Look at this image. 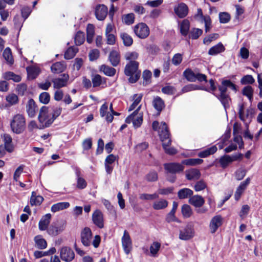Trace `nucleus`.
<instances>
[{
	"mask_svg": "<svg viewBox=\"0 0 262 262\" xmlns=\"http://www.w3.org/2000/svg\"><path fill=\"white\" fill-rule=\"evenodd\" d=\"M152 73L149 70H145L143 73V84L144 85H147L150 82V80L151 77Z\"/></svg>",
	"mask_w": 262,
	"mask_h": 262,
	"instance_id": "obj_55",
	"label": "nucleus"
},
{
	"mask_svg": "<svg viewBox=\"0 0 262 262\" xmlns=\"http://www.w3.org/2000/svg\"><path fill=\"white\" fill-rule=\"evenodd\" d=\"M189 203L196 208L202 207L205 203L204 198L199 195H193L189 198Z\"/></svg>",
	"mask_w": 262,
	"mask_h": 262,
	"instance_id": "obj_21",
	"label": "nucleus"
},
{
	"mask_svg": "<svg viewBox=\"0 0 262 262\" xmlns=\"http://www.w3.org/2000/svg\"><path fill=\"white\" fill-rule=\"evenodd\" d=\"M161 247L160 243L155 242L152 243V244L150 247V252L151 254V255L152 257H157V253L158 251H159V249Z\"/></svg>",
	"mask_w": 262,
	"mask_h": 262,
	"instance_id": "obj_46",
	"label": "nucleus"
},
{
	"mask_svg": "<svg viewBox=\"0 0 262 262\" xmlns=\"http://www.w3.org/2000/svg\"><path fill=\"white\" fill-rule=\"evenodd\" d=\"M54 120L55 119L52 117L50 118L48 117L45 122L40 123L39 128L43 129L49 127L53 123Z\"/></svg>",
	"mask_w": 262,
	"mask_h": 262,
	"instance_id": "obj_63",
	"label": "nucleus"
},
{
	"mask_svg": "<svg viewBox=\"0 0 262 262\" xmlns=\"http://www.w3.org/2000/svg\"><path fill=\"white\" fill-rule=\"evenodd\" d=\"M108 13L107 8L104 5L97 6L95 9V15L99 20H104Z\"/></svg>",
	"mask_w": 262,
	"mask_h": 262,
	"instance_id": "obj_17",
	"label": "nucleus"
},
{
	"mask_svg": "<svg viewBox=\"0 0 262 262\" xmlns=\"http://www.w3.org/2000/svg\"><path fill=\"white\" fill-rule=\"evenodd\" d=\"M145 178L148 182H155L158 178V173L156 171L151 170L146 175Z\"/></svg>",
	"mask_w": 262,
	"mask_h": 262,
	"instance_id": "obj_53",
	"label": "nucleus"
},
{
	"mask_svg": "<svg viewBox=\"0 0 262 262\" xmlns=\"http://www.w3.org/2000/svg\"><path fill=\"white\" fill-rule=\"evenodd\" d=\"M120 36L123 41V45L125 46L130 47L133 45V39L132 36L127 33H121Z\"/></svg>",
	"mask_w": 262,
	"mask_h": 262,
	"instance_id": "obj_32",
	"label": "nucleus"
},
{
	"mask_svg": "<svg viewBox=\"0 0 262 262\" xmlns=\"http://www.w3.org/2000/svg\"><path fill=\"white\" fill-rule=\"evenodd\" d=\"M193 192L190 189L187 188H184L180 189L178 192V196L181 199H185L188 198H190L192 196Z\"/></svg>",
	"mask_w": 262,
	"mask_h": 262,
	"instance_id": "obj_29",
	"label": "nucleus"
},
{
	"mask_svg": "<svg viewBox=\"0 0 262 262\" xmlns=\"http://www.w3.org/2000/svg\"><path fill=\"white\" fill-rule=\"evenodd\" d=\"M92 235L91 229L89 227H85L81 232V242L82 245L85 247H89L92 244L95 248H97L99 246L101 237L99 235H96L92 242Z\"/></svg>",
	"mask_w": 262,
	"mask_h": 262,
	"instance_id": "obj_2",
	"label": "nucleus"
},
{
	"mask_svg": "<svg viewBox=\"0 0 262 262\" xmlns=\"http://www.w3.org/2000/svg\"><path fill=\"white\" fill-rule=\"evenodd\" d=\"M43 200L44 199L42 196L40 195H37V196L34 198L33 200V199H30V204L31 206L39 205L43 202Z\"/></svg>",
	"mask_w": 262,
	"mask_h": 262,
	"instance_id": "obj_62",
	"label": "nucleus"
},
{
	"mask_svg": "<svg viewBox=\"0 0 262 262\" xmlns=\"http://www.w3.org/2000/svg\"><path fill=\"white\" fill-rule=\"evenodd\" d=\"M26 107L29 116L30 117H34L37 108L35 101L32 99L29 100Z\"/></svg>",
	"mask_w": 262,
	"mask_h": 262,
	"instance_id": "obj_25",
	"label": "nucleus"
},
{
	"mask_svg": "<svg viewBox=\"0 0 262 262\" xmlns=\"http://www.w3.org/2000/svg\"><path fill=\"white\" fill-rule=\"evenodd\" d=\"M93 223L98 228L101 229L104 227V219L102 212L99 210H96L92 214Z\"/></svg>",
	"mask_w": 262,
	"mask_h": 262,
	"instance_id": "obj_13",
	"label": "nucleus"
},
{
	"mask_svg": "<svg viewBox=\"0 0 262 262\" xmlns=\"http://www.w3.org/2000/svg\"><path fill=\"white\" fill-rule=\"evenodd\" d=\"M159 136L162 142V146L165 152L168 155H173L177 152V150L174 147H169L171 144V139H170V134L168 130L167 125L163 123L160 127L159 131Z\"/></svg>",
	"mask_w": 262,
	"mask_h": 262,
	"instance_id": "obj_1",
	"label": "nucleus"
},
{
	"mask_svg": "<svg viewBox=\"0 0 262 262\" xmlns=\"http://www.w3.org/2000/svg\"><path fill=\"white\" fill-rule=\"evenodd\" d=\"M228 86L224 83V80L222 82V84L218 86L219 90L220 92L219 95H217L213 93L214 95L221 102L225 110L229 107V103L231 99L228 94H227Z\"/></svg>",
	"mask_w": 262,
	"mask_h": 262,
	"instance_id": "obj_5",
	"label": "nucleus"
},
{
	"mask_svg": "<svg viewBox=\"0 0 262 262\" xmlns=\"http://www.w3.org/2000/svg\"><path fill=\"white\" fill-rule=\"evenodd\" d=\"M51 216L52 215L50 213H47L41 217L38 223V228L40 230L45 231L47 230L50 223Z\"/></svg>",
	"mask_w": 262,
	"mask_h": 262,
	"instance_id": "obj_20",
	"label": "nucleus"
},
{
	"mask_svg": "<svg viewBox=\"0 0 262 262\" xmlns=\"http://www.w3.org/2000/svg\"><path fill=\"white\" fill-rule=\"evenodd\" d=\"M159 198V194L157 193L153 194L142 193L140 194L139 198L142 200H153Z\"/></svg>",
	"mask_w": 262,
	"mask_h": 262,
	"instance_id": "obj_48",
	"label": "nucleus"
},
{
	"mask_svg": "<svg viewBox=\"0 0 262 262\" xmlns=\"http://www.w3.org/2000/svg\"><path fill=\"white\" fill-rule=\"evenodd\" d=\"M99 70L107 76H113L115 75L116 70L115 68L103 64L100 67Z\"/></svg>",
	"mask_w": 262,
	"mask_h": 262,
	"instance_id": "obj_31",
	"label": "nucleus"
},
{
	"mask_svg": "<svg viewBox=\"0 0 262 262\" xmlns=\"http://www.w3.org/2000/svg\"><path fill=\"white\" fill-rule=\"evenodd\" d=\"M250 180V178H247L244 181L241 182L240 185L238 186L234 194L235 199L236 201L239 199L242 194L249 184Z\"/></svg>",
	"mask_w": 262,
	"mask_h": 262,
	"instance_id": "obj_18",
	"label": "nucleus"
},
{
	"mask_svg": "<svg viewBox=\"0 0 262 262\" xmlns=\"http://www.w3.org/2000/svg\"><path fill=\"white\" fill-rule=\"evenodd\" d=\"M152 105L158 114H160L165 107L164 102L159 96L154 97L152 101Z\"/></svg>",
	"mask_w": 262,
	"mask_h": 262,
	"instance_id": "obj_24",
	"label": "nucleus"
},
{
	"mask_svg": "<svg viewBox=\"0 0 262 262\" xmlns=\"http://www.w3.org/2000/svg\"><path fill=\"white\" fill-rule=\"evenodd\" d=\"M48 107L46 106H43L41 107L38 115V120L40 123L45 122L48 117Z\"/></svg>",
	"mask_w": 262,
	"mask_h": 262,
	"instance_id": "obj_37",
	"label": "nucleus"
},
{
	"mask_svg": "<svg viewBox=\"0 0 262 262\" xmlns=\"http://www.w3.org/2000/svg\"><path fill=\"white\" fill-rule=\"evenodd\" d=\"M206 187V183L204 180H201L195 183L194 189L196 191H200L205 189Z\"/></svg>",
	"mask_w": 262,
	"mask_h": 262,
	"instance_id": "obj_59",
	"label": "nucleus"
},
{
	"mask_svg": "<svg viewBox=\"0 0 262 262\" xmlns=\"http://www.w3.org/2000/svg\"><path fill=\"white\" fill-rule=\"evenodd\" d=\"M203 160L201 159H189L182 161V164L186 165H195L201 164Z\"/></svg>",
	"mask_w": 262,
	"mask_h": 262,
	"instance_id": "obj_50",
	"label": "nucleus"
},
{
	"mask_svg": "<svg viewBox=\"0 0 262 262\" xmlns=\"http://www.w3.org/2000/svg\"><path fill=\"white\" fill-rule=\"evenodd\" d=\"M220 164L223 168H226L229 164L232 163L231 157L229 155H225L221 157L219 160Z\"/></svg>",
	"mask_w": 262,
	"mask_h": 262,
	"instance_id": "obj_40",
	"label": "nucleus"
},
{
	"mask_svg": "<svg viewBox=\"0 0 262 262\" xmlns=\"http://www.w3.org/2000/svg\"><path fill=\"white\" fill-rule=\"evenodd\" d=\"M70 203L69 202H59L53 204L51 208V210L53 212H56L63 209L69 208Z\"/></svg>",
	"mask_w": 262,
	"mask_h": 262,
	"instance_id": "obj_30",
	"label": "nucleus"
},
{
	"mask_svg": "<svg viewBox=\"0 0 262 262\" xmlns=\"http://www.w3.org/2000/svg\"><path fill=\"white\" fill-rule=\"evenodd\" d=\"M122 21L127 25H130L134 23L135 16L133 13H129L122 16Z\"/></svg>",
	"mask_w": 262,
	"mask_h": 262,
	"instance_id": "obj_45",
	"label": "nucleus"
},
{
	"mask_svg": "<svg viewBox=\"0 0 262 262\" xmlns=\"http://www.w3.org/2000/svg\"><path fill=\"white\" fill-rule=\"evenodd\" d=\"M255 82L253 76L251 75H247L243 77L241 80V83L242 84H251Z\"/></svg>",
	"mask_w": 262,
	"mask_h": 262,
	"instance_id": "obj_52",
	"label": "nucleus"
},
{
	"mask_svg": "<svg viewBox=\"0 0 262 262\" xmlns=\"http://www.w3.org/2000/svg\"><path fill=\"white\" fill-rule=\"evenodd\" d=\"M65 229V224L57 225L55 223H53L47 229L48 233L52 236H55L62 232Z\"/></svg>",
	"mask_w": 262,
	"mask_h": 262,
	"instance_id": "obj_14",
	"label": "nucleus"
},
{
	"mask_svg": "<svg viewBox=\"0 0 262 262\" xmlns=\"http://www.w3.org/2000/svg\"><path fill=\"white\" fill-rule=\"evenodd\" d=\"M253 89L250 85L246 86L242 90L243 95L246 96L250 102L253 100Z\"/></svg>",
	"mask_w": 262,
	"mask_h": 262,
	"instance_id": "obj_39",
	"label": "nucleus"
},
{
	"mask_svg": "<svg viewBox=\"0 0 262 262\" xmlns=\"http://www.w3.org/2000/svg\"><path fill=\"white\" fill-rule=\"evenodd\" d=\"M78 51V49L76 47H71L69 48L64 53L65 59H71L73 58L75 56Z\"/></svg>",
	"mask_w": 262,
	"mask_h": 262,
	"instance_id": "obj_42",
	"label": "nucleus"
},
{
	"mask_svg": "<svg viewBox=\"0 0 262 262\" xmlns=\"http://www.w3.org/2000/svg\"><path fill=\"white\" fill-rule=\"evenodd\" d=\"M3 55L9 64L12 65L13 64L14 60L12 57V52L11 49L9 47L6 48L4 50Z\"/></svg>",
	"mask_w": 262,
	"mask_h": 262,
	"instance_id": "obj_38",
	"label": "nucleus"
},
{
	"mask_svg": "<svg viewBox=\"0 0 262 262\" xmlns=\"http://www.w3.org/2000/svg\"><path fill=\"white\" fill-rule=\"evenodd\" d=\"M217 147L215 145L208 148L199 153L198 156L200 158H206L209 155L214 154L217 151Z\"/></svg>",
	"mask_w": 262,
	"mask_h": 262,
	"instance_id": "obj_34",
	"label": "nucleus"
},
{
	"mask_svg": "<svg viewBox=\"0 0 262 262\" xmlns=\"http://www.w3.org/2000/svg\"><path fill=\"white\" fill-rule=\"evenodd\" d=\"M66 68V65L63 62H57L52 64L51 67V71L54 73H60L62 72Z\"/></svg>",
	"mask_w": 262,
	"mask_h": 262,
	"instance_id": "obj_35",
	"label": "nucleus"
},
{
	"mask_svg": "<svg viewBox=\"0 0 262 262\" xmlns=\"http://www.w3.org/2000/svg\"><path fill=\"white\" fill-rule=\"evenodd\" d=\"M142 95L141 94H135L133 96L134 102L130 106L129 111H132L134 110L136 107L138 105V104L140 102L142 99Z\"/></svg>",
	"mask_w": 262,
	"mask_h": 262,
	"instance_id": "obj_51",
	"label": "nucleus"
},
{
	"mask_svg": "<svg viewBox=\"0 0 262 262\" xmlns=\"http://www.w3.org/2000/svg\"><path fill=\"white\" fill-rule=\"evenodd\" d=\"M190 27V23L188 20L184 19L181 23L180 26V31L184 36H186L189 32Z\"/></svg>",
	"mask_w": 262,
	"mask_h": 262,
	"instance_id": "obj_41",
	"label": "nucleus"
},
{
	"mask_svg": "<svg viewBox=\"0 0 262 262\" xmlns=\"http://www.w3.org/2000/svg\"><path fill=\"white\" fill-rule=\"evenodd\" d=\"M10 126L13 133L17 134L23 133L26 127V120L24 116L19 114L15 115L10 122Z\"/></svg>",
	"mask_w": 262,
	"mask_h": 262,
	"instance_id": "obj_4",
	"label": "nucleus"
},
{
	"mask_svg": "<svg viewBox=\"0 0 262 262\" xmlns=\"http://www.w3.org/2000/svg\"><path fill=\"white\" fill-rule=\"evenodd\" d=\"M108 60L113 67L117 66L120 62L119 53L115 50L112 51L110 53Z\"/></svg>",
	"mask_w": 262,
	"mask_h": 262,
	"instance_id": "obj_23",
	"label": "nucleus"
},
{
	"mask_svg": "<svg viewBox=\"0 0 262 262\" xmlns=\"http://www.w3.org/2000/svg\"><path fill=\"white\" fill-rule=\"evenodd\" d=\"M122 245L125 253L128 254L132 248V242L128 232L124 230L121 238Z\"/></svg>",
	"mask_w": 262,
	"mask_h": 262,
	"instance_id": "obj_11",
	"label": "nucleus"
},
{
	"mask_svg": "<svg viewBox=\"0 0 262 262\" xmlns=\"http://www.w3.org/2000/svg\"><path fill=\"white\" fill-rule=\"evenodd\" d=\"M143 122V114L137 113L134 116L133 125L135 128L139 127Z\"/></svg>",
	"mask_w": 262,
	"mask_h": 262,
	"instance_id": "obj_43",
	"label": "nucleus"
},
{
	"mask_svg": "<svg viewBox=\"0 0 262 262\" xmlns=\"http://www.w3.org/2000/svg\"><path fill=\"white\" fill-rule=\"evenodd\" d=\"M185 173L186 179L190 181L198 180L201 177L200 171L195 168L187 170L185 171Z\"/></svg>",
	"mask_w": 262,
	"mask_h": 262,
	"instance_id": "obj_22",
	"label": "nucleus"
},
{
	"mask_svg": "<svg viewBox=\"0 0 262 262\" xmlns=\"http://www.w3.org/2000/svg\"><path fill=\"white\" fill-rule=\"evenodd\" d=\"M183 75L188 81L190 82H195L196 80L200 82L207 81L206 75L194 72L190 69L185 70L183 72Z\"/></svg>",
	"mask_w": 262,
	"mask_h": 262,
	"instance_id": "obj_7",
	"label": "nucleus"
},
{
	"mask_svg": "<svg viewBox=\"0 0 262 262\" xmlns=\"http://www.w3.org/2000/svg\"><path fill=\"white\" fill-rule=\"evenodd\" d=\"M223 224V218L220 215L213 217L209 224V228L211 233H214Z\"/></svg>",
	"mask_w": 262,
	"mask_h": 262,
	"instance_id": "obj_15",
	"label": "nucleus"
},
{
	"mask_svg": "<svg viewBox=\"0 0 262 262\" xmlns=\"http://www.w3.org/2000/svg\"><path fill=\"white\" fill-rule=\"evenodd\" d=\"M178 204L176 202H173L172 203V208L169 213L167 215L166 217V221L170 223L176 221L175 212L178 208Z\"/></svg>",
	"mask_w": 262,
	"mask_h": 262,
	"instance_id": "obj_33",
	"label": "nucleus"
},
{
	"mask_svg": "<svg viewBox=\"0 0 262 262\" xmlns=\"http://www.w3.org/2000/svg\"><path fill=\"white\" fill-rule=\"evenodd\" d=\"M174 11L179 17L182 18L187 15L188 8L185 4L181 3L174 8Z\"/></svg>",
	"mask_w": 262,
	"mask_h": 262,
	"instance_id": "obj_19",
	"label": "nucleus"
},
{
	"mask_svg": "<svg viewBox=\"0 0 262 262\" xmlns=\"http://www.w3.org/2000/svg\"><path fill=\"white\" fill-rule=\"evenodd\" d=\"M225 50V48L221 42L211 47L208 51V54L212 56L216 55L219 53L223 52Z\"/></svg>",
	"mask_w": 262,
	"mask_h": 262,
	"instance_id": "obj_26",
	"label": "nucleus"
},
{
	"mask_svg": "<svg viewBox=\"0 0 262 262\" xmlns=\"http://www.w3.org/2000/svg\"><path fill=\"white\" fill-rule=\"evenodd\" d=\"M219 18L221 23L225 24L230 20V16L228 13L222 12L219 14Z\"/></svg>",
	"mask_w": 262,
	"mask_h": 262,
	"instance_id": "obj_61",
	"label": "nucleus"
},
{
	"mask_svg": "<svg viewBox=\"0 0 262 262\" xmlns=\"http://www.w3.org/2000/svg\"><path fill=\"white\" fill-rule=\"evenodd\" d=\"M246 171L245 169H238L235 173V177L237 180H242L246 176Z\"/></svg>",
	"mask_w": 262,
	"mask_h": 262,
	"instance_id": "obj_64",
	"label": "nucleus"
},
{
	"mask_svg": "<svg viewBox=\"0 0 262 262\" xmlns=\"http://www.w3.org/2000/svg\"><path fill=\"white\" fill-rule=\"evenodd\" d=\"M139 54L136 52H128L125 55V58L127 60H129V62L135 61L138 58Z\"/></svg>",
	"mask_w": 262,
	"mask_h": 262,
	"instance_id": "obj_58",
	"label": "nucleus"
},
{
	"mask_svg": "<svg viewBox=\"0 0 262 262\" xmlns=\"http://www.w3.org/2000/svg\"><path fill=\"white\" fill-rule=\"evenodd\" d=\"M60 256L62 260L69 262L74 259L75 254L71 248L64 247L60 250Z\"/></svg>",
	"mask_w": 262,
	"mask_h": 262,
	"instance_id": "obj_12",
	"label": "nucleus"
},
{
	"mask_svg": "<svg viewBox=\"0 0 262 262\" xmlns=\"http://www.w3.org/2000/svg\"><path fill=\"white\" fill-rule=\"evenodd\" d=\"M134 32L141 39L146 38L149 34L148 27L144 23H140L135 26Z\"/></svg>",
	"mask_w": 262,
	"mask_h": 262,
	"instance_id": "obj_10",
	"label": "nucleus"
},
{
	"mask_svg": "<svg viewBox=\"0 0 262 262\" xmlns=\"http://www.w3.org/2000/svg\"><path fill=\"white\" fill-rule=\"evenodd\" d=\"M80 174V171L79 170H77L76 174L78 177L77 187L78 188L82 189L85 188L86 187L87 183L83 178L79 177Z\"/></svg>",
	"mask_w": 262,
	"mask_h": 262,
	"instance_id": "obj_47",
	"label": "nucleus"
},
{
	"mask_svg": "<svg viewBox=\"0 0 262 262\" xmlns=\"http://www.w3.org/2000/svg\"><path fill=\"white\" fill-rule=\"evenodd\" d=\"M238 108L239 119L244 122L246 125H248L253 117V110L251 108H249L245 110L244 103H239L238 104Z\"/></svg>",
	"mask_w": 262,
	"mask_h": 262,
	"instance_id": "obj_6",
	"label": "nucleus"
},
{
	"mask_svg": "<svg viewBox=\"0 0 262 262\" xmlns=\"http://www.w3.org/2000/svg\"><path fill=\"white\" fill-rule=\"evenodd\" d=\"M35 247L39 249H45L47 247L46 241L40 235H36L34 238Z\"/></svg>",
	"mask_w": 262,
	"mask_h": 262,
	"instance_id": "obj_27",
	"label": "nucleus"
},
{
	"mask_svg": "<svg viewBox=\"0 0 262 262\" xmlns=\"http://www.w3.org/2000/svg\"><path fill=\"white\" fill-rule=\"evenodd\" d=\"M139 62L136 61H132L127 63L124 69V74L129 76L128 81L131 83L136 82L139 79L141 71L138 70Z\"/></svg>",
	"mask_w": 262,
	"mask_h": 262,
	"instance_id": "obj_3",
	"label": "nucleus"
},
{
	"mask_svg": "<svg viewBox=\"0 0 262 262\" xmlns=\"http://www.w3.org/2000/svg\"><path fill=\"white\" fill-rule=\"evenodd\" d=\"M194 235L193 225L191 224H187L185 227L180 231L179 238L187 241L192 238Z\"/></svg>",
	"mask_w": 262,
	"mask_h": 262,
	"instance_id": "obj_9",
	"label": "nucleus"
},
{
	"mask_svg": "<svg viewBox=\"0 0 262 262\" xmlns=\"http://www.w3.org/2000/svg\"><path fill=\"white\" fill-rule=\"evenodd\" d=\"M91 80L94 88L99 86L102 83L103 79L99 74H92Z\"/></svg>",
	"mask_w": 262,
	"mask_h": 262,
	"instance_id": "obj_44",
	"label": "nucleus"
},
{
	"mask_svg": "<svg viewBox=\"0 0 262 262\" xmlns=\"http://www.w3.org/2000/svg\"><path fill=\"white\" fill-rule=\"evenodd\" d=\"M3 141L6 150L9 152H12L13 150V146L12 143V140L10 135L4 134L3 136Z\"/></svg>",
	"mask_w": 262,
	"mask_h": 262,
	"instance_id": "obj_28",
	"label": "nucleus"
},
{
	"mask_svg": "<svg viewBox=\"0 0 262 262\" xmlns=\"http://www.w3.org/2000/svg\"><path fill=\"white\" fill-rule=\"evenodd\" d=\"M61 76V77L53 79L52 82L54 88L60 89L66 86L69 76L67 74H63Z\"/></svg>",
	"mask_w": 262,
	"mask_h": 262,
	"instance_id": "obj_16",
	"label": "nucleus"
},
{
	"mask_svg": "<svg viewBox=\"0 0 262 262\" xmlns=\"http://www.w3.org/2000/svg\"><path fill=\"white\" fill-rule=\"evenodd\" d=\"M84 41V35L81 32H78L75 37V42L76 46H80Z\"/></svg>",
	"mask_w": 262,
	"mask_h": 262,
	"instance_id": "obj_54",
	"label": "nucleus"
},
{
	"mask_svg": "<svg viewBox=\"0 0 262 262\" xmlns=\"http://www.w3.org/2000/svg\"><path fill=\"white\" fill-rule=\"evenodd\" d=\"M182 61V55L180 53H177L173 56L171 62L174 66L179 65Z\"/></svg>",
	"mask_w": 262,
	"mask_h": 262,
	"instance_id": "obj_60",
	"label": "nucleus"
},
{
	"mask_svg": "<svg viewBox=\"0 0 262 262\" xmlns=\"http://www.w3.org/2000/svg\"><path fill=\"white\" fill-rule=\"evenodd\" d=\"M181 210L182 214L185 218L189 217L192 214V209L190 206L187 204L183 205Z\"/></svg>",
	"mask_w": 262,
	"mask_h": 262,
	"instance_id": "obj_49",
	"label": "nucleus"
},
{
	"mask_svg": "<svg viewBox=\"0 0 262 262\" xmlns=\"http://www.w3.org/2000/svg\"><path fill=\"white\" fill-rule=\"evenodd\" d=\"M39 99L40 102L47 104L50 102V96L47 92H42L39 95Z\"/></svg>",
	"mask_w": 262,
	"mask_h": 262,
	"instance_id": "obj_56",
	"label": "nucleus"
},
{
	"mask_svg": "<svg viewBox=\"0 0 262 262\" xmlns=\"http://www.w3.org/2000/svg\"><path fill=\"white\" fill-rule=\"evenodd\" d=\"M203 31L200 29H193L189 33V37L193 39H196L202 34Z\"/></svg>",
	"mask_w": 262,
	"mask_h": 262,
	"instance_id": "obj_57",
	"label": "nucleus"
},
{
	"mask_svg": "<svg viewBox=\"0 0 262 262\" xmlns=\"http://www.w3.org/2000/svg\"><path fill=\"white\" fill-rule=\"evenodd\" d=\"M164 168L167 172L171 174H176L182 172L184 169L183 164L170 162L164 164Z\"/></svg>",
	"mask_w": 262,
	"mask_h": 262,
	"instance_id": "obj_8",
	"label": "nucleus"
},
{
	"mask_svg": "<svg viewBox=\"0 0 262 262\" xmlns=\"http://www.w3.org/2000/svg\"><path fill=\"white\" fill-rule=\"evenodd\" d=\"M168 202L164 199H160L155 201L152 205V207L155 210H161L166 208L168 206Z\"/></svg>",
	"mask_w": 262,
	"mask_h": 262,
	"instance_id": "obj_36",
	"label": "nucleus"
}]
</instances>
